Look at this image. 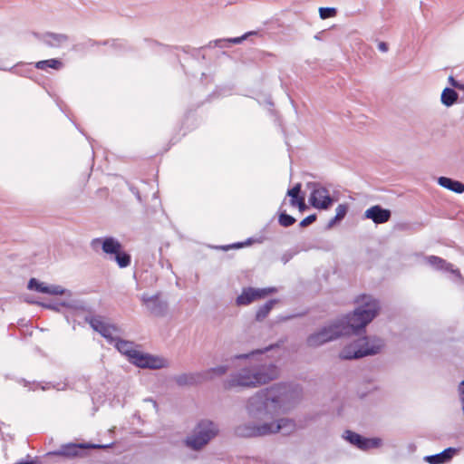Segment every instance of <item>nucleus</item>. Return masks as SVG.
Masks as SVG:
<instances>
[{
  "label": "nucleus",
  "instance_id": "nucleus-1",
  "mask_svg": "<svg viewBox=\"0 0 464 464\" xmlns=\"http://www.w3.org/2000/svg\"><path fill=\"white\" fill-rule=\"evenodd\" d=\"M275 347H279V345L277 343L271 344L264 349H257L231 357V360L249 359L250 362L248 365L231 373L223 382L224 389L231 390L236 387L256 388L276 380L280 374L279 368L273 362H263L256 359V356L262 355Z\"/></svg>",
  "mask_w": 464,
  "mask_h": 464
},
{
  "label": "nucleus",
  "instance_id": "nucleus-2",
  "mask_svg": "<svg viewBox=\"0 0 464 464\" xmlns=\"http://www.w3.org/2000/svg\"><path fill=\"white\" fill-rule=\"evenodd\" d=\"M287 391L288 385L285 383H276L259 390L247 399L246 413L250 418L259 420L272 417L285 402Z\"/></svg>",
  "mask_w": 464,
  "mask_h": 464
},
{
  "label": "nucleus",
  "instance_id": "nucleus-3",
  "mask_svg": "<svg viewBox=\"0 0 464 464\" xmlns=\"http://www.w3.org/2000/svg\"><path fill=\"white\" fill-rule=\"evenodd\" d=\"M360 305L353 312L345 314L340 319L334 320L335 324L341 325L342 336L356 334L360 335L365 332L366 325L371 323L379 313V303L371 296L362 295L357 300Z\"/></svg>",
  "mask_w": 464,
  "mask_h": 464
},
{
  "label": "nucleus",
  "instance_id": "nucleus-4",
  "mask_svg": "<svg viewBox=\"0 0 464 464\" xmlns=\"http://www.w3.org/2000/svg\"><path fill=\"white\" fill-rule=\"evenodd\" d=\"M384 346L383 341L380 338L370 339L369 337L358 338L346 344L339 353L342 360H357L370 355L378 354Z\"/></svg>",
  "mask_w": 464,
  "mask_h": 464
},
{
  "label": "nucleus",
  "instance_id": "nucleus-5",
  "mask_svg": "<svg viewBox=\"0 0 464 464\" xmlns=\"http://www.w3.org/2000/svg\"><path fill=\"white\" fill-rule=\"evenodd\" d=\"M218 426L210 420H200L195 426L190 437L186 439V444L194 450H201L218 433Z\"/></svg>",
  "mask_w": 464,
  "mask_h": 464
},
{
  "label": "nucleus",
  "instance_id": "nucleus-6",
  "mask_svg": "<svg viewBox=\"0 0 464 464\" xmlns=\"http://www.w3.org/2000/svg\"><path fill=\"white\" fill-rule=\"evenodd\" d=\"M341 327V325L335 324V321L324 325L319 330L307 336L305 341L306 345L311 348H317L338 339L342 336Z\"/></svg>",
  "mask_w": 464,
  "mask_h": 464
},
{
  "label": "nucleus",
  "instance_id": "nucleus-7",
  "mask_svg": "<svg viewBox=\"0 0 464 464\" xmlns=\"http://www.w3.org/2000/svg\"><path fill=\"white\" fill-rule=\"evenodd\" d=\"M308 188L311 189L309 203L313 208L327 210L332 207L334 199L324 186L319 182H310Z\"/></svg>",
  "mask_w": 464,
  "mask_h": 464
},
{
  "label": "nucleus",
  "instance_id": "nucleus-8",
  "mask_svg": "<svg viewBox=\"0 0 464 464\" xmlns=\"http://www.w3.org/2000/svg\"><path fill=\"white\" fill-rule=\"evenodd\" d=\"M276 291L277 289L274 286L265 288L244 287L242 293L236 298V304L237 306L248 305L252 302L263 299Z\"/></svg>",
  "mask_w": 464,
  "mask_h": 464
},
{
  "label": "nucleus",
  "instance_id": "nucleus-9",
  "mask_svg": "<svg viewBox=\"0 0 464 464\" xmlns=\"http://www.w3.org/2000/svg\"><path fill=\"white\" fill-rule=\"evenodd\" d=\"M268 427L266 423H256L255 421H246L234 427V435L238 438H256L266 436Z\"/></svg>",
  "mask_w": 464,
  "mask_h": 464
},
{
  "label": "nucleus",
  "instance_id": "nucleus-10",
  "mask_svg": "<svg viewBox=\"0 0 464 464\" xmlns=\"http://www.w3.org/2000/svg\"><path fill=\"white\" fill-rule=\"evenodd\" d=\"M160 293L153 295H149L144 293L140 296V300L143 304L147 307L149 312L156 317L165 316L169 308L168 302L160 299Z\"/></svg>",
  "mask_w": 464,
  "mask_h": 464
},
{
  "label": "nucleus",
  "instance_id": "nucleus-11",
  "mask_svg": "<svg viewBox=\"0 0 464 464\" xmlns=\"http://www.w3.org/2000/svg\"><path fill=\"white\" fill-rule=\"evenodd\" d=\"M85 322H87L95 332L99 333L110 343H113L115 337L112 335V333L119 332V328L116 325L104 323L101 315L85 316Z\"/></svg>",
  "mask_w": 464,
  "mask_h": 464
},
{
  "label": "nucleus",
  "instance_id": "nucleus-12",
  "mask_svg": "<svg viewBox=\"0 0 464 464\" xmlns=\"http://www.w3.org/2000/svg\"><path fill=\"white\" fill-rule=\"evenodd\" d=\"M133 364L139 368L159 370L169 366L167 359L139 352L134 355Z\"/></svg>",
  "mask_w": 464,
  "mask_h": 464
},
{
  "label": "nucleus",
  "instance_id": "nucleus-13",
  "mask_svg": "<svg viewBox=\"0 0 464 464\" xmlns=\"http://www.w3.org/2000/svg\"><path fill=\"white\" fill-rule=\"evenodd\" d=\"M344 439L352 445L355 446L361 450H368L370 449L379 448L382 444L380 438H365L359 433L352 430H345Z\"/></svg>",
  "mask_w": 464,
  "mask_h": 464
},
{
  "label": "nucleus",
  "instance_id": "nucleus-14",
  "mask_svg": "<svg viewBox=\"0 0 464 464\" xmlns=\"http://www.w3.org/2000/svg\"><path fill=\"white\" fill-rule=\"evenodd\" d=\"M109 447V445H90V444H84V443H68L62 445L61 448L57 450H53L51 452H48L47 455H53V456H63L66 458H74V457H82L83 455V452L88 448H106Z\"/></svg>",
  "mask_w": 464,
  "mask_h": 464
},
{
  "label": "nucleus",
  "instance_id": "nucleus-15",
  "mask_svg": "<svg viewBox=\"0 0 464 464\" xmlns=\"http://www.w3.org/2000/svg\"><path fill=\"white\" fill-rule=\"evenodd\" d=\"M268 430L267 435L281 432L283 435H290L295 430L296 425L295 420L288 418H281L276 421L266 422Z\"/></svg>",
  "mask_w": 464,
  "mask_h": 464
},
{
  "label": "nucleus",
  "instance_id": "nucleus-16",
  "mask_svg": "<svg viewBox=\"0 0 464 464\" xmlns=\"http://www.w3.org/2000/svg\"><path fill=\"white\" fill-rule=\"evenodd\" d=\"M99 245L102 246V251L112 256L122 248L121 242L113 237H97L91 242V246L95 249Z\"/></svg>",
  "mask_w": 464,
  "mask_h": 464
},
{
  "label": "nucleus",
  "instance_id": "nucleus-17",
  "mask_svg": "<svg viewBox=\"0 0 464 464\" xmlns=\"http://www.w3.org/2000/svg\"><path fill=\"white\" fill-rule=\"evenodd\" d=\"M364 218L372 220L375 224H383L390 220L392 212L380 205H374L365 210Z\"/></svg>",
  "mask_w": 464,
  "mask_h": 464
},
{
  "label": "nucleus",
  "instance_id": "nucleus-18",
  "mask_svg": "<svg viewBox=\"0 0 464 464\" xmlns=\"http://www.w3.org/2000/svg\"><path fill=\"white\" fill-rule=\"evenodd\" d=\"M111 344H114L121 353L126 355L131 363L134 361V355L139 353V351L134 349L135 343L133 342L123 340L120 337H115Z\"/></svg>",
  "mask_w": 464,
  "mask_h": 464
},
{
  "label": "nucleus",
  "instance_id": "nucleus-19",
  "mask_svg": "<svg viewBox=\"0 0 464 464\" xmlns=\"http://www.w3.org/2000/svg\"><path fill=\"white\" fill-rule=\"evenodd\" d=\"M457 452L458 449L449 447L438 454L424 457V460L430 464H445L450 461Z\"/></svg>",
  "mask_w": 464,
  "mask_h": 464
},
{
  "label": "nucleus",
  "instance_id": "nucleus-20",
  "mask_svg": "<svg viewBox=\"0 0 464 464\" xmlns=\"http://www.w3.org/2000/svg\"><path fill=\"white\" fill-rule=\"evenodd\" d=\"M174 380L180 387L197 385L203 382L201 372L181 373L175 376Z\"/></svg>",
  "mask_w": 464,
  "mask_h": 464
},
{
  "label": "nucleus",
  "instance_id": "nucleus-21",
  "mask_svg": "<svg viewBox=\"0 0 464 464\" xmlns=\"http://www.w3.org/2000/svg\"><path fill=\"white\" fill-rule=\"evenodd\" d=\"M437 182L440 187L457 194L464 192V183L461 181L441 176L438 178Z\"/></svg>",
  "mask_w": 464,
  "mask_h": 464
},
{
  "label": "nucleus",
  "instance_id": "nucleus-22",
  "mask_svg": "<svg viewBox=\"0 0 464 464\" xmlns=\"http://www.w3.org/2000/svg\"><path fill=\"white\" fill-rule=\"evenodd\" d=\"M69 41L65 34L47 32L44 34V42L49 47H60Z\"/></svg>",
  "mask_w": 464,
  "mask_h": 464
},
{
  "label": "nucleus",
  "instance_id": "nucleus-23",
  "mask_svg": "<svg viewBox=\"0 0 464 464\" xmlns=\"http://www.w3.org/2000/svg\"><path fill=\"white\" fill-rule=\"evenodd\" d=\"M228 369H229V367L227 365H218V366L205 370V371L201 372L203 382L210 381V380L214 379L215 377L223 376L227 372Z\"/></svg>",
  "mask_w": 464,
  "mask_h": 464
},
{
  "label": "nucleus",
  "instance_id": "nucleus-24",
  "mask_svg": "<svg viewBox=\"0 0 464 464\" xmlns=\"http://www.w3.org/2000/svg\"><path fill=\"white\" fill-rule=\"evenodd\" d=\"M277 303V299H270L264 304L260 305L256 312L255 319L258 322L263 321L265 318L267 317V315L273 309L274 305Z\"/></svg>",
  "mask_w": 464,
  "mask_h": 464
},
{
  "label": "nucleus",
  "instance_id": "nucleus-25",
  "mask_svg": "<svg viewBox=\"0 0 464 464\" xmlns=\"http://www.w3.org/2000/svg\"><path fill=\"white\" fill-rule=\"evenodd\" d=\"M111 259L115 261L120 268H126L131 263L130 254L123 250V247L117 254L111 256Z\"/></svg>",
  "mask_w": 464,
  "mask_h": 464
},
{
  "label": "nucleus",
  "instance_id": "nucleus-26",
  "mask_svg": "<svg viewBox=\"0 0 464 464\" xmlns=\"http://www.w3.org/2000/svg\"><path fill=\"white\" fill-rule=\"evenodd\" d=\"M459 94L454 89L446 87L442 91L440 101L446 107H450L457 102Z\"/></svg>",
  "mask_w": 464,
  "mask_h": 464
},
{
  "label": "nucleus",
  "instance_id": "nucleus-27",
  "mask_svg": "<svg viewBox=\"0 0 464 464\" xmlns=\"http://www.w3.org/2000/svg\"><path fill=\"white\" fill-rule=\"evenodd\" d=\"M63 66V63L59 59H48L42 60L35 63V68L39 70H47L48 68H52L54 70H60Z\"/></svg>",
  "mask_w": 464,
  "mask_h": 464
},
{
  "label": "nucleus",
  "instance_id": "nucleus-28",
  "mask_svg": "<svg viewBox=\"0 0 464 464\" xmlns=\"http://www.w3.org/2000/svg\"><path fill=\"white\" fill-rule=\"evenodd\" d=\"M254 34H256V32L250 31V32H247V33L244 34L243 35H241L239 37L226 38V39H217V40H214V41H210L209 42V46H211L213 43L215 44V45H218V44H219L221 43H229V44H239L244 40L247 39L248 36L254 35Z\"/></svg>",
  "mask_w": 464,
  "mask_h": 464
},
{
  "label": "nucleus",
  "instance_id": "nucleus-29",
  "mask_svg": "<svg viewBox=\"0 0 464 464\" xmlns=\"http://www.w3.org/2000/svg\"><path fill=\"white\" fill-rule=\"evenodd\" d=\"M427 262L430 266L439 269V270H449V266L451 265L447 263L446 260H444L441 257L436 256H430L427 257Z\"/></svg>",
  "mask_w": 464,
  "mask_h": 464
},
{
  "label": "nucleus",
  "instance_id": "nucleus-30",
  "mask_svg": "<svg viewBox=\"0 0 464 464\" xmlns=\"http://www.w3.org/2000/svg\"><path fill=\"white\" fill-rule=\"evenodd\" d=\"M109 44L117 53L129 52L132 50L128 42L122 39L111 40Z\"/></svg>",
  "mask_w": 464,
  "mask_h": 464
},
{
  "label": "nucleus",
  "instance_id": "nucleus-31",
  "mask_svg": "<svg viewBox=\"0 0 464 464\" xmlns=\"http://www.w3.org/2000/svg\"><path fill=\"white\" fill-rule=\"evenodd\" d=\"M27 288L32 291H35L42 294H46L48 292V285L43 282H40L38 279L33 277L29 280Z\"/></svg>",
  "mask_w": 464,
  "mask_h": 464
},
{
  "label": "nucleus",
  "instance_id": "nucleus-32",
  "mask_svg": "<svg viewBox=\"0 0 464 464\" xmlns=\"http://www.w3.org/2000/svg\"><path fill=\"white\" fill-rule=\"evenodd\" d=\"M109 43H110L109 40L99 42V41H95L93 39H88L84 43H81V44H77L73 45L72 50H74V51H81V50H83L85 48L92 47V46H95V45H101V44L102 45H107V44H109Z\"/></svg>",
  "mask_w": 464,
  "mask_h": 464
},
{
  "label": "nucleus",
  "instance_id": "nucleus-33",
  "mask_svg": "<svg viewBox=\"0 0 464 464\" xmlns=\"http://www.w3.org/2000/svg\"><path fill=\"white\" fill-rule=\"evenodd\" d=\"M296 219L286 213L285 210L280 211L278 215V222L284 227H289L295 223Z\"/></svg>",
  "mask_w": 464,
  "mask_h": 464
},
{
  "label": "nucleus",
  "instance_id": "nucleus-34",
  "mask_svg": "<svg viewBox=\"0 0 464 464\" xmlns=\"http://www.w3.org/2000/svg\"><path fill=\"white\" fill-rule=\"evenodd\" d=\"M301 183H296L292 188H289L286 192V196L290 197V204L295 203L298 198L303 197L301 193Z\"/></svg>",
  "mask_w": 464,
  "mask_h": 464
},
{
  "label": "nucleus",
  "instance_id": "nucleus-35",
  "mask_svg": "<svg viewBox=\"0 0 464 464\" xmlns=\"http://www.w3.org/2000/svg\"><path fill=\"white\" fill-rule=\"evenodd\" d=\"M337 14V9L335 7H320L319 16L321 19L325 20L331 17H334Z\"/></svg>",
  "mask_w": 464,
  "mask_h": 464
},
{
  "label": "nucleus",
  "instance_id": "nucleus-36",
  "mask_svg": "<svg viewBox=\"0 0 464 464\" xmlns=\"http://www.w3.org/2000/svg\"><path fill=\"white\" fill-rule=\"evenodd\" d=\"M65 293V289L58 285H48V292L46 294L52 295H62Z\"/></svg>",
  "mask_w": 464,
  "mask_h": 464
},
{
  "label": "nucleus",
  "instance_id": "nucleus-37",
  "mask_svg": "<svg viewBox=\"0 0 464 464\" xmlns=\"http://www.w3.org/2000/svg\"><path fill=\"white\" fill-rule=\"evenodd\" d=\"M347 212H348V205L347 204H340L336 208L335 216L338 218L337 219H340L342 221L345 218Z\"/></svg>",
  "mask_w": 464,
  "mask_h": 464
},
{
  "label": "nucleus",
  "instance_id": "nucleus-38",
  "mask_svg": "<svg viewBox=\"0 0 464 464\" xmlns=\"http://www.w3.org/2000/svg\"><path fill=\"white\" fill-rule=\"evenodd\" d=\"M316 219H317L316 214H311V215L305 217L304 219H302L299 223V226L301 227H306L310 226L311 224H313L314 222H315Z\"/></svg>",
  "mask_w": 464,
  "mask_h": 464
},
{
  "label": "nucleus",
  "instance_id": "nucleus-39",
  "mask_svg": "<svg viewBox=\"0 0 464 464\" xmlns=\"http://www.w3.org/2000/svg\"><path fill=\"white\" fill-rule=\"evenodd\" d=\"M293 207H297L300 211H304L306 209V204L304 202V197H301L295 201L294 204H290Z\"/></svg>",
  "mask_w": 464,
  "mask_h": 464
},
{
  "label": "nucleus",
  "instance_id": "nucleus-40",
  "mask_svg": "<svg viewBox=\"0 0 464 464\" xmlns=\"http://www.w3.org/2000/svg\"><path fill=\"white\" fill-rule=\"evenodd\" d=\"M245 246H246V243L237 242V243H234V244H231V245L221 246L218 248L223 249V250H228V249H231V248H241V247H243Z\"/></svg>",
  "mask_w": 464,
  "mask_h": 464
},
{
  "label": "nucleus",
  "instance_id": "nucleus-41",
  "mask_svg": "<svg viewBox=\"0 0 464 464\" xmlns=\"http://www.w3.org/2000/svg\"><path fill=\"white\" fill-rule=\"evenodd\" d=\"M449 82H450V84H451L453 87H455V88H457V89H459V90H461V89H462V87H463V84H461V83H459L458 81H456V80L454 79V77H453V76H451V75L449 77Z\"/></svg>",
  "mask_w": 464,
  "mask_h": 464
},
{
  "label": "nucleus",
  "instance_id": "nucleus-42",
  "mask_svg": "<svg viewBox=\"0 0 464 464\" xmlns=\"http://www.w3.org/2000/svg\"><path fill=\"white\" fill-rule=\"evenodd\" d=\"M336 218H338L336 216H334L332 219H330L326 226V228H328V229L332 228L334 225L341 222L340 219H336Z\"/></svg>",
  "mask_w": 464,
  "mask_h": 464
},
{
  "label": "nucleus",
  "instance_id": "nucleus-43",
  "mask_svg": "<svg viewBox=\"0 0 464 464\" xmlns=\"http://www.w3.org/2000/svg\"><path fill=\"white\" fill-rule=\"evenodd\" d=\"M378 49L382 52V53H385L388 51V44L385 43V42H380L378 44Z\"/></svg>",
  "mask_w": 464,
  "mask_h": 464
},
{
  "label": "nucleus",
  "instance_id": "nucleus-44",
  "mask_svg": "<svg viewBox=\"0 0 464 464\" xmlns=\"http://www.w3.org/2000/svg\"><path fill=\"white\" fill-rule=\"evenodd\" d=\"M228 44L229 43H221L219 44H218V47H220V48H224V47H227L228 46ZM208 47L211 48V47H217V45H215V44L213 43L211 46H209V44H208Z\"/></svg>",
  "mask_w": 464,
  "mask_h": 464
},
{
  "label": "nucleus",
  "instance_id": "nucleus-45",
  "mask_svg": "<svg viewBox=\"0 0 464 464\" xmlns=\"http://www.w3.org/2000/svg\"><path fill=\"white\" fill-rule=\"evenodd\" d=\"M130 189L132 191V193H134L136 195L138 200L141 201V198H140V192L138 191V189L133 187H130Z\"/></svg>",
  "mask_w": 464,
  "mask_h": 464
},
{
  "label": "nucleus",
  "instance_id": "nucleus-46",
  "mask_svg": "<svg viewBox=\"0 0 464 464\" xmlns=\"http://www.w3.org/2000/svg\"><path fill=\"white\" fill-rule=\"evenodd\" d=\"M253 242V239L252 238H248L246 241H245L244 243H246V246L250 245L251 243Z\"/></svg>",
  "mask_w": 464,
  "mask_h": 464
},
{
  "label": "nucleus",
  "instance_id": "nucleus-47",
  "mask_svg": "<svg viewBox=\"0 0 464 464\" xmlns=\"http://www.w3.org/2000/svg\"><path fill=\"white\" fill-rule=\"evenodd\" d=\"M188 48V46H184L181 49H182L183 52L187 53L188 52V50H187Z\"/></svg>",
  "mask_w": 464,
  "mask_h": 464
},
{
  "label": "nucleus",
  "instance_id": "nucleus-48",
  "mask_svg": "<svg viewBox=\"0 0 464 464\" xmlns=\"http://www.w3.org/2000/svg\"><path fill=\"white\" fill-rule=\"evenodd\" d=\"M44 307H48V308H51L52 305L51 304H43Z\"/></svg>",
  "mask_w": 464,
  "mask_h": 464
},
{
  "label": "nucleus",
  "instance_id": "nucleus-49",
  "mask_svg": "<svg viewBox=\"0 0 464 464\" xmlns=\"http://www.w3.org/2000/svg\"><path fill=\"white\" fill-rule=\"evenodd\" d=\"M461 90H464V85H463V87H462V89H461Z\"/></svg>",
  "mask_w": 464,
  "mask_h": 464
}]
</instances>
